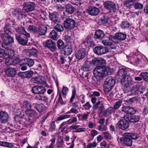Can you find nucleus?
Masks as SVG:
<instances>
[{
    "mask_svg": "<svg viewBox=\"0 0 148 148\" xmlns=\"http://www.w3.org/2000/svg\"><path fill=\"white\" fill-rule=\"evenodd\" d=\"M47 27L43 25H39L38 30H37L38 34L40 35H44L47 32Z\"/></svg>",
    "mask_w": 148,
    "mask_h": 148,
    "instance_id": "obj_25",
    "label": "nucleus"
},
{
    "mask_svg": "<svg viewBox=\"0 0 148 148\" xmlns=\"http://www.w3.org/2000/svg\"><path fill=\"white\" fill-rule=\"evenodd\" d=\"M134 7L136 9H141L143 8V5L142 4L138 2L134 4Z\"/></svg>",
    "mask_w": 148,
    "mask_h": 148,
    "instance_id": "obj_59",
    "label": "nucleus"
},
{
    "mask_svg": "<svg viewBox=\"0 0 148 148\" xmlns=\"http://www.w3.org/2000/svg\"><path fill=\"white\" fill-rule=\"evenodd\" d=\"M9 119L8 113L5 112L1 111L0 112V120L1 123H5L7 122Z\"/></svg>",
    "mask_w": 148,
    "mask_h": 148,
    "instance_id": "obj_19",
    "label": "nucleus"
},
{
    "mask_svg": "<svg viewBox=\"0 0 148 148\" xmlns=\"http://www.w3.org/2000/svg\"><path fill=\"white\" fill-rule=\"evenodd\" d=\"M32 90L33 93L39 95L44 94L46 91V89L42 86H34Z\"/></svg>",
    "mask_w": 148,
    "mask_h": 148,
    "instance_id": "obj_10",
    "label": "nucleus"
},
{
    "mask_svg": "<svg viewBox=\"0 0 148 148\" xmlns=\"http://www.w3.org/2000/svg\"><path fill=\"white\" fill-rule=\"evenodd\" d=\"M28 28L29 30L34 32H36L37 31L35 27L33 25H30Z\"/></svg>",
    "mask_w": 148,
    "mask_h": 148,
    "instance_id": "obj_63",
    "label": "nucleus"
},
{
    "mask_svg": "<svg viewBox=\"0 0 148 148\" xmlns=\"http://www.w3.org/2000/svg\"><path fill=\"white\" fill-rule=\"evenodd\" d=\"M140 116L139 115H133L130 116V121L131 122L136 123L139 121Z\"/></svg>",
    "mask_w": 148,
    "mask_h": 148,
    "instance_id": "obj_36",
    "label": "nucleus"
},
{
    "mask_svg": "<svg viewBox=\"0 0 148 148\" xmlns=\"http://www.w3.org/2000/svg\"><path fill=\"white\" fill-rule=\"evenodd\" d=\"M62 50L64 55L67 56L71 54L73 51V48L71 45H68L65 46Z\"/></svg>",
    "mask_w": 148,
    "mask_h": 148,
    "instance_id": "obj_22",
    "label": "nucleus"
},
{
    "mask_svg": "<svg viewBox=\"0 0 148 148\" xmlns=\"http://www.w3.org/2000/svg\"><path fill=\"white\" fill-rule=\"evenodd\" d=\"M93 51L95 54L99 55L107 53L108 50L106 47L99 46L95 47L93 49Z\"/></svg>",
    "mask_w": 148,
    "mask_h": 148,
    "instance_id": "obj_9",
    "label": "nucleus"
},
{
    "mask_svg": "<svg viewBox=\"0 0 148 148\" xmlns=\"http://www.w3.org/2000/svg\"><path fill=\"white\" fill-rule=\"evenodd\" d=\"M32 81L34 83L37 84H45L46 82L42 79V78L40 76L32 78L31 79Z\"/></svg>",
    "mask_w": 148,
    "mask_h": 148,
    "instance_id": "obj_28",
    "label": "nucleus"
},
{
    "mask_svg": "<svg viewBox=\"0 0 148 148\" xmlns=\"http://www.w3.org/2000/svg\"><path fill=\"white\" fill-rule=\"evenodd\" d=\"M58 34L55 30H52L50 33L49 37L53 40H56L58 39Z\"/></svg>",
    "mask_w": 148,
    "mask_h": 148,
    "instance_id": "obj_37",
    "label": "nucleus"
},
{
    "mask_svg": "<svg viewBox=\"0 0 148 148\" xmlns=\"http://www.w3.org/2000/svg\"><path fill=\"white\" fill-rule=\"evenodd\" d=\"M23 106L24 107L26 108L27 110L30 108L33 109V107L32 106V104H31L29 102L26 101H23Z\"/></svg>",
    "mask_w": 148,
    "mask_h": 148,
    "instance_id": "obj_41",
    "label": "nucleus"
},
{
    "mask_svg": "<svg viewBox=\"0 0 148 148\" xmlns=\"http://www.w3.org/2000/svg\"><path fill=\"white\" fill-rule=\"evenodd\" d=\"M35 6V4L34 3L29 2L24 4L23 8L27 12H29L33 10Z\"/></svg>",
    "mask_w": 148,
    "mask_h": 148,
    "instance_id": "obj_13",
    "label": "nucleus"
},
{
    "mask_svg": "<svg viewBox=\"0 0 148 148\" xmlns=\"http://www.w3.org/2000/svg\"><path fill=\"white\" fill-rule=\"evenodd\" d=\"M122 111L129 114H134L136 111V110L132 107L124 106L122 107Z\"/></svg>",
    "mask_w": 148,
    "mask_h": 148,
    "instance_id": "obj_18",
    "label": "nucleus"
},
{
    "mask_svg": "<svg viewBox=\"0 0 148 148\" xmlns=\"http://www.w3.org/2000/svg\"><path fill=\"white\" fill-rule=\"evenodd\" d=\"M115 110L112 107H109L104 111V113L106 116L109 115L115 112Z\"/></svg>",
    "mask_w": 148,
    "mask_h": 148,
    "instance_id": "obj_40",
    "label": "nucleus"
},
{
    "mask_svg": "<svg viewBox=\"0 0 148 148\" xmlns=\"http://www.w3.org/2000/svg\"><path fill=\"white\" fill-rule=\"evenodd\" d=\"M34 73L31 71L21 73L19 75L22 78H30L33 75Z\"/></svg>",
    "mask_w": 148,
    "mask_h": 148,
    "instance_id": "obj_26",
    "label": "nucleus"
},
{
    "mask_svg": "<svg viewBox=\"0 0 148 148\" xmlns=\"http://www.w3.org/2000/svg\"><path fill=\"white\" fill-rule=\"evenodd\" d=\"M92 65L95 66L104 65L106 64V60L103 58L100 57L95 58L90 61Z\"/></svg>",
    "mask_w": 148,
    "mask_h": 148,
    "instance_id": "obj_7",
    "label": "nucleus"
},
{
    "mask_svg": "<svg viewBox=\"0 0 148 148\" xmlns=\"http://www.w3.org/2000/svg\"><path fill=\"white\" fill-rule=\"evenodd\" d=\"M98 130L102 131H106L107 130V126L103 125H100L98 126Z\"/></svg>",
    "mask_w": 148,
    "mask_h": 148,
    "instance_id": "obj_52",
    "label": "nucleus"
},
{
    "mask_svg": "<svg viewBox=\"0 0 148 148\" xmlns=\"http://www.w3.org/2000/svg\"><path fill=\"white\" fill-rule=\"evenodd\" d=\"M56 126L55 121H53L51 123L50 129L52 131H54L56 129Z\"/></svg>",
    "mask_w": 148,
    "mask_h": 148,
    "instance_id": "obj_64",
    "label": "nucleus"
},
{
    "mask_svg": "<svg viewBox=\"0 0 148 148\" xmlns=\"http://www.w3.org/2000/svg\"><path fill=\"white\" fill-rule=\"evenodd\" d=\"M66 12L69 14H72L74 12L75 9L71 5L69 4H67L65 5Z\"/></svg>",
    "mask_w": 148,
    "mask_h": 148,
    "instance_id": "obj_31",
    "label": "nucleus"
},
{
    "mask_svg": "<svg viewBox=\"0 0 148 148\" xmlns=\"http://www.w3.org/2000/svg\"><path fill=\"white\" fill-rule=\"evenodd\" d=\"M104 102L102 103L101 104V106H99L98 110L100 114L102 113L104 109Z\"/></svg>",
    "mask_w": 148,
    "mask_h": 148,
    "instance_id": "obj_62",
    "label": "nucleus"
},
{
    "mask_svg": "<svg viewBox=\"0 0 148 148\" xmlns=\"http://www.w3.org/2000/svg\"><path fill=\"white\" fill-rule=\"evenodd\" d=\"M87 11L88 13L92 16H96L99 12V9L96 7H90L88 8Z\"/></svg>",
    "mask_w": 148,
    "mask_h": 148,
    "instance_id": "obj_20",
    "label": "nucleus"
},
{
    "mask_svg": "<svg viewBox=\"0 0 148 148\" xmlns=\"http://www.w3.org/2000/svg\"><path fill=\"white\" fill-rule=\"evenodd\" d=\"M89 112H87L86 114H82L81 115V120H86L88 116Z\"/></svg>",
    "mask_w": 148,
    "mask_h": 148,
    "instance_id": "obj_61",
    "label": "nucleus"
},
{
    "mask_svg": "<svg viewBox=\"0 0 148 148\" xmlns=\"http://www.w3.org/2000/svg\"><path fill=\"white\" fill-rule=\"evenodd\" d=\"M122 103V101L121 100H119L116 101L115 103L113 108L115 110L118 109L121 106Z\"/></svg>",
    "mask_w": 148,
    "mask_h": 148,
    "instance_id": "obj_50",
    "label": "nucleus"
},
{
    "mask_svg": "<svg viewBox=\"0 0 148 148\" xmlns=\"http://www.w3.org/2000/svg\"><path fill=\"white\" fill-rule=\"evenodd\" d=\"M52 138L50 140V141L51 142V143L50 145L48 147L49 148H53V144L55 142L56 138L55 136L54 135H52Z\"/></svg>",
    "mask_w": 148,
    "mask_h": 148,
    "instance_id": "obj_47",
    "label": "nucleus"
},
{
    "mask_svg": "<svg viewBox=\"0 0 148 148\" xmlns=\"http://www.w3.org/2000/svg\"><path fill=\"white\" fill-rule=\"evenodd\" d=\"M37 50L33 48L32 49H31L29 51L30 54L31 56L32 55L35 57L37 56Z\"/></svg>",
    "mask_w": 148,
    "mask_h": 148,
    "instance_id": "obj_58",
    "label": "nucleus"
},
{
    "mask_svg": "<svg viewBox=\"0 0 148 148\" xmlns=\"http://www.w3.org/2000/svg\"><path fill=\"white\" fill-rule=\"evenodd\" d=\"M115 84V80L111 77L106 79L104 84L105 93L107 94L112 89Z\"/></svg>",
    "mask_w": 148,
    "mask_h": 148,
    "instance_id": "obj_4",
    "label": "nucleus"
},
{
    "mask_svg": "<svg viewBox=\"0 0 148 148\" xmlns=\"http://www.w3.org/2000/svg\"><path fill=\"white\" fill-rule=\"evenodd\" d=\"M117 124L119 128L122 130H125L128 128L129 126L128 122L121 120L118 122Z\"/></svg>",
    "mask_w": 148,
    "mask_h": 148,
    "instance_id": "obj_15",
    "label": "nucleus"
},
{
    "mask_svg": "<svg viewBox=\"0 0 148 148\" xmlns=\"http://www.w3.org/2000/svg\"><path fill=\"white\" fill-rule=\"evenodd\" d=\"M13 14L19 20L22 19L23 16V13L21 11H19L17 10H15Z\"/></svg>",
    "mask_w": 148,
    "mask_h": 148,
    "instance_id": "obj_35",
    "label": "nucleus"
},
{
    "mask_svg": "<svg viewBox=\"0 0 148 148\" xmlns=\"http://www.w3.org/2000/svg\"><path fill=\"white\" fill-rule=\"evenodd\" d=\"M132 91L134 95H138L143 93V90L141 86L137 84L133 87Z\"/></svg>",
    "mask_w": 148,
    "mask_h": 148,
    "instance_id": "obj_16",
    "label": "nucleus"
},
{
    "mask_svg": "<svg viewBox=\"0 0 148 148\" xmlns=\"http://www.w3.org/2000/svg\"><path fill=\"white\" fill-rule=\"evenodd\" d=\"M49 17L50 19L55 23H60L59 18L56 14L53 13L49 14Z\"/></svg>",
    "mask_w": 148,
    "mask_h": 148,
    "instance_id": "obj_32",
    "label": "nucleus"
},
{
    "mask_svg": "<svg viewBox=\"0 0 148 148\" xmlns=\"http://www.w3.org/2000/svg\"><path fill=\"white\" fill-rule=\"evenodd\" d=\"M75 56L77 59L78 60L83 59L86 56V49L82 48L76 52Z\"/></svg>",
    "mask_w": 148,
    "mask_h": 148,
    "instance_id": "obj_17",
    "label": "nucleus"
},
{
    "mask_svg": "<svg viewBox=\"0 0 148 148\" xmlns=\"http://www.w3.org/2000/svg\"><path fill=\"white\" fill-rule=\"evenodd\" d=\"M32 106L33 108H35L40 113L43 112L45 109V107L44 105L42 103L37 104V103H32Z\"/></svg>",
    "mask_w": 148,
    "mask_h": 148,
    "instance_id": "obj_23",
    "label": "nucleus"
},
{
    "mask_svg": "<svg viewBox=\"0 0 148 148\" xmlns=\"http://www.w3.org/2000/svg\"><path fill=\"white\" fill-rule=\"evenodd\" d=\"M102 43L105 46H111L112 45V42L109 40H103L102 41Z\"/></svg>",
    "mask_w": 148,
    "mask_h": 148,
    "instance_id": "obj_51",
    "label": "nucleus"
},
{
    "mask_svg": "<svg viewBox=\"0 0 148 148\" xmlns=\"http://www.w3.org/2000/svg\"><path fill=\"white\" fill-rule=\"evenodd\" d=\"M71 117V115H70L65 114L64 115H61L58 116L56 120V121H61L64 119L68 118Z\"/></svg>",
    "mask_w": 148,
    "mask_h": 148,
    "instance_id": "obj_44",
    "label": "nucleus"
},
{
    "mask_svg": "<svg viewBox=\"0 0 148 148\" xmlns=\"http://www.w3.org/2000/svg\"><path fill=\"white\" fill-rule=\"evenodd\" d=\"M44 45L52 52L55 51L57 49L55 42L51 39L47 40L44 43Z\"/></svg>",
    "mask_w": 148,
    "mask_h": 148,
    "instance_id": "obj_6",
    "label": "nucleus"
},
{
    "mask_svg": "<svg viewBox=\"0 0 148 148\" xmlns=\"http://www.w3.org/2000/svg\"><path fill=\"white\" fill-rule=\"evenodd\" d=\"M10 27L9 24L6 25L3 29L4 33L2 35L3 42L7 44H10L13 42V38L11 36H9L10 33H11Z\"/></svg>",
    "mask_w": 148,
    "mask_h": 148,
    "instance_id": "obj_3",
    "label": "nucleus"
},
{
    "mask_svg": "<svg viewBox=\"0 0 148 148\" xmlns=\"http://www.w3.org/2000/svg\"><path fill=\"white\" fill-rule=\"evenodd\" d=\"M25 36V37H24L20 35H16V38L19 44L25 46L27 45V43L28 38L30 37H27V36Z\"/></svg>",
    "mask_w": 148,
    "mask_h": 148,
    "instance_id": "obj_8",
    "label": "nucleus"
},
{
    "mask_svg": "<svg viewBox=\"0 0 148 148\" xmlns=\"http://www.w3.org/2000/svg\"><path fill=\"white\" fill-rule=\"evenodd\" d=\"M139 138V136L136 134L126 133L124 134L123 137L120 138H118V139L123 145L130 146L132 144V139H135Z\"/></svg>",
    "mask_w": 148,
    "mask_h": 148,
    "instance_id": "obj_2",
    "label": "nucleus"
},
{
    "mask_svg": "<svg viewBox=\"0 0 148 148\" xmlns=\"http://www.w3.org/2000/svg\"><path fill=\"white\" fill-rule=\"evenodd\" d=\"M83 107L86 110H89L92 107L91 105L89 102H87L85 104L82 105Z\"/></svg>",
    "mask_w": 148,
    "mask_h": 148,
    "instance_id": "obj_53",
    "label": "nucleus"
},
{
    "mask_svg": "<svg viewBox=\"0 0 148 148\" xmlns=\"http://www.w3.org/2000/svg\"><path fill=\"white\" fill-rule=\"evenodd\" d=\"M109 68L107 66H96L94 69L93 73L96 78L98 80L103 79L104 77L109 75Z\"/></svg>",
    "mask_w": 148,
    "mask_h": 148,
    "instance_id": "obj_1",
    "label": "nucleus"
},
{
    "mask_svg": "<svg viewBox=\"0 0 148 148\" xmlns=\"http://www.w3.org/2000/svg\"><path fill=\"white\" fill-rule=\"evenodd\" d=\"M92 64L90 61H85L82 67L81 70L84 71H88L92 69Z\"/></svg>",
    "mask_w": 148,
    "mask_h": 148,
    "instance_id": "obj_24",
    "label": "nucleus"
},
{
    "mask_svg": "<svg viewBox=\"0 0 148 148\" xmlns=\"http://www.w3.org/2000/svg\"><path fill=\"white\" fill-rule=\"evenodd\" d=\"M117 74L118 75L121 76L122 78L124 76H125L128 75H127L126 71L123 69H119Z\"/></svg>",
    "mask_w": 148,
    "mask_h": 148,
    "instance_id": "obj_45",
    "label": "nucleus"
},
{
    "mask_svg": "<svg viewBox=\"0 0 148 148\" xmlns=\"http://www.w3.org/2000/svg\"><path fill=\"white\" fill-rule=\"evenodd\" d=\"M0 145L7 147H11L12 146L11 143L7 142H2L0 141Z\"/></svg>",
    "mask_w": 148,
    "mask_h": 148,
    "instance_id": "obj_49",
    "label": "nucleus"
},
{
    "mask_svg": "<svg viewBox=\"0 0 148 148\" xmlns=\"http://www.w3.org/2000/svg\"><path fill=\"white\" fill-rule=\"evenodd\" d=\"M75 20L70 18H67L64 22V27L68 30H71L74 28L75 25Z\"/></svg>",
    "mask_w": 148,
    "mask_h": 148,
    "instance_id": "obj_5",
    "label": "nucleus"
},
{
    "mask_svg": "<svg viewBox=\"0 0 148 148\" xmlns=\"http://www.w3.org/2000/svg\"><path fill=\"white\" fill-rule=\"evenodd\" d=\"M5 63L7 65H11L12 64L13 65V60L11 58H7L5 59Z\"/></svg>",
    "mask_w": 148,
    "mask_h": 148,
    "instance_id": "obj_54",
    "label": "nucleus"
},
{
    "mask_svg": "<svg viewBox=\"0 0 148 148\" xmlns=\"http://www.w3.org/2000/svg\"><path fill=\"white\" fill-rule=\"evenodd\" d=\"M108 20L107 16L103 15L99 20V22L100 23V24H104L108 22Z\"/></svg>",
    "mask_w": 148,
    "mask_h": 148,
    "instance_id": "obj_43",
    "label": "nucleus"
},
{
    "mask_svg": "<svg viewBox=\"0 0 148 148\" xmlns=\"http://www.w3.org/2000/svg\"><path fill=\"white\" fill-rule=\"evenodd\" d=\"M23 64H25L29 67L32 66L34 64V61L31 58H25L22 60Z\"/></svg>",
    "mask_w": 148,
    "mask_h": 148,
    "instance_id": "obj_30",
    "label": "nucleus"
},
{
    "mask_svg": "<svg viewBox=\"0 0 148 148\" xmlns=\"http://www.w3.org/2000/svg\"><path fill=\"white\" fill-rule=\"evenodd\" d=\"M124 3L126 6L129 8L134 4L133 1L131 0L126 1Z\"/></svg>",
    "mask_w": 148,
    "mask_h": 148,
    "instance_id": "obj_57",
    "label": "nucleus"
},
{
    "mask_svg": "<svg viewBox=\"0 0 148 148\" xmlns=\"http://www.w3.org/2000/svg\"><path fill=\"white\" fill-rule=\"evenodd\" d=\"M5 72L8 76L11 77H14L16 73V69L12 67H7Z\"/></svg>",
    "mask_w": 148,
    "mask_h": 148,
    "instance_id": "obj_14",
    "label": "nucleus"
},
{
    "mask_svg": "<svg viewBox=\"0 0 148 148\" xmlns=\"http://www.w3.org/2000/svg\"><path fill=\"white\" fill-rule=\"evenodd\" d=\"M44 94L37 95L35 97V99L39 101H43L45 102H48V99L47 97L44 95Z\"/></svg>",
    "mask_w": 148,
    "mask_h": 148,
    "instance_id": "obj_27",
    "label": "nucleus"
},
{
    "mask_svg": "<svg viewBox=\"0 0 148 148\" xmlns=\"http://www.w3.org/2000/svg\"><path fill=\"white\" fill-rule=\"evenodd\" d=\"M70 120H69L66 121L62 123L60 125L59 127V130L61 129V132H63L66 130V129L67 127V125L66 124V123L69 121Z\"/></svg>",
    "mask_w": 148,
    "mask_h": 148,
    "instance_id": "obj_42",
    "label": "nucleus"
},
{
    "mask_svg": "<svg viewBox=\"0 0 148 148\" xmlns=\"http://www.w3.org/2000/svg\"><path fill=\"white\" fill-rule=\"evenodd\" d=\"M15 31L20 34H23L27 37H30L29 33L27 32L23 27H19L15 29Z\"/></svg>",
    "mask_w": 148,
    "mask_h": 148,
    "instance_id": "obj_21",
    "label": "nucleus"
},
{
    "mask_svg": "<svg viewBox=\"0 0 148 148\" xmlns=\"http://www.w3.org/2000/svg\"><path fill=\"white\" fill-rule=\"evenodd\" d=\"M25 112L27 115L31 117L33 116L36 114V112L34 110H32L30 109L26 110Z\"/></svg>",
    "mask_w": 148,
    "mask_h": 148,
    "instance_id": "obj_46",
    "label": "nucleus"
},
{
    "mask_svg": "<svg viewBox=\"0 0 148 148\" xmlns=\"http://www.w3.org/2000/svg\"><path fill=\"white\" fill-rule=\"evenodd\" d=\"M95 38L101 40L104 38L105 34L103 31L98 29L95 32Z\"/></svg>",
    "mask_w": 148,
    "mask_h": 148,
    "instance_id": "obj_29",
    "label": "nucleus"
},
{
    "mask_svg": "<svg viewBox=\"0 0 148 148\" xmlns=\"http://www.w3.org/2000/svg\"><path fill=\"white\" fill-rule=\"evenodd\" d=\"M115 37L119 40H123L126 38V35L121 32L117 33L115 34Z\"/></svg>",
    "mask_w": 148,
    "mask_h": 148,
    "instance_id": "obj_33",
    "label": "nucleus"
},
{
    "mask_svg": "<svg viewBox=\"0 0 148 148\" xmlns=\"http://www.w3.org/2000/svg\"><path fill=\"white\" fill-rule=\"evenodd\" d=\"M138 101V99L136 97H133L130 98L127 101L129 104H133L135 103H136Z\"/></svg>",
    "mask_w": 148,
    "mask_h": 148,
    "instance_id": "obj_48",
    "label": "nucleus"
},
{
    "mask_svg": "<svg viewBox=\"0 0 148 148\" xmlns=\"http://www.w3.org/2000/svg\"><path fill=\"white\" fill-rule=\"evenodd\" d=\"M132 81V77L128 76H123L121 78V83L122 85L125 87H128L131 84Z\"/></svg>",
    "mask_w": 148,
    "mask_h": 148,
    "instance_id": "obj_12",
    "label": "nucleus"
},
{
    "mask_svg": "<svg viewBox=\"0 0 148 148\" xmlns=\"http://www.w3.org/2000/svg\"><path fill=\"white\" fill-rule=\"evenodd\" d=\"M57 45L58 49L60 50H62L65 46L64 42L61 39L58 40L57 41Z\"/></svg>",
    "mask_w": 148,
    "mask_h": 148,
    "instance_id": "obj_39",
    "label": "nucleus"
},
{
    "mask_svg": "<svg viewBox=\"0 0 148 148\" xmlns=\"http://www.w3.org/2000/svg\"><path fill=\"white\" fill-rule=\"evenodd\" d=\"M82 44H84L86 47H91L92 44V42L90 38L87 37L83 40Z\"/></svg>",
    "mask_w": 148,
    "mask_h": 148,
    "instance_id": "obj_34",
    "label": "nucleus"
},
{
    "mask_svg": "<svg viewBox=\"0 0 148 148\" xmlns=\"http://www.w3.org/2000/svg\"><path fill=\"white\" fill-rule=\"evenodd\" d=\"M121 27L122 29H125L129 27V24L125 21L122 22L121 24Z\"/></svg>",
    "mask_w": 148,
    "mask_h": 148,
    "instance_id": "obj_56",
    "label": "nucleus"
},
{
    "mask_svg": "<svg viewBox=\"0 0 148 148\" xmlns=\"http://www.w3.org/2000/svg\"><path fill=\"white\" fill-rule=\"evenodd\" d=\"M140 76L143 77L145 81L148 82V73H142L140 74Z\"/></svg>",
    "mask_w": 148,
    "mask_h": 148,
    "instance_id": "obj_55",
    "label": "nucleus"
},
{
    "mask_svg": "<svg viewBox=\"0 0 148 148\" xmlns=\"http://www.w3.org/2000/svg\"><path fill=\"white\" fill-rule=\"evenodd\" d=\"M97 143L95 142H93L92 143H90L87 145V148H92L93 147H96Z\"/></svg>",
    "mask_w": 148,
    "mask_h": 148,
    "instance_id": "obj_60",
    "label": "nucleus"
},
{
    "mask_svg": "<svg viewBox=\"0 0 148 148\" xmlns=\"http://www.w3.org/2000/svg\"><path fill=\"white\" fill-rule=\"evenodd\" d=\"M105 8L109 10L110 13L114 12L116 10L115 4L113 2L108 1L104 4Z\"/></svg>",
    "mask_w": 148,
    "mask_h": 148,
    "instance_id": "obj_11",
    "label": "nucleus"
},
{
    "mask_svg": "<svg viewBox=\"0 0 148 148\" xmlns=\"http://www.w3.org/2000/svg\"><path fill=\"white\" fill-rule=\"evenodd\" d=\"M59 23H56L57 24L55 26L54 28L57 32H62L63 31L64 28L62 25Z\"/></svg>",
    "mask_w": 148,
    "mask_h": 148,
    "instance_id": "obj_38",
    "label": "nucleus"
}]
</instances>
